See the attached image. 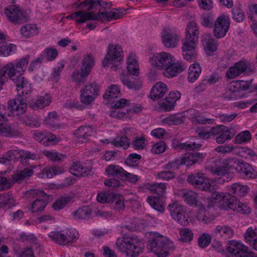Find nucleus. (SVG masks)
I'll return each mask as SVG.
<instances>
[{
  "instance_id": "nucleus-1",
  "label": "nucleus",
  "mask_w": 257,
  "mask_h": 257,
  "mask_svg": "<svg viewBox=\"0 0 257 257\" xmlns=\"http://www.w3.org/2000/svg\"><path fill=\"white\" fill-rule=\"evenodd\" d=\"M29 55H26L17 61L15 65L13 63H9L12 65V68L9 69L8 77L15 84L18 95L29 97L32 93V84L23 76L29 63Z\"/></svg>"
},
{
  "instance_id": "nucleus-2",
  "label": "nucleus",
  "mask_w": 257,
  "mask_h": 257,
  "mask_svg": "<svg viewBox=\"0 0 257 257\" xmlns=\"http://www.w3.org/2000/svg\"><path fill=\"white\" fill-rule=\"evenodd\" d=\"M126 14V10L123 9H116L114 11L107 12L106 10L99 12L97 14L92 12L85 11H78L71 14L66 16L67 19H70L74 21L77 24H83L88 21L96 20L100 21L103 18L108 21L120 19Z\"/></svg>"
},
{
  "instance_id": "nucleus-3",
  "label": "nucleus",
  "mask_w": 257,
  "mask_h": 257,
  "mask_svg": "<svg viewBox=\"0 0 257 257\" xmlns=\"http://www.w3.org/2000/svg\"><path fill=\"white\" fill-rule=\"evenodd\" d=\"M199 30L196 23L189 22L186 29V36L183 41L182 54L185 59L188 61H195L196 59V44L199 38Z\"/></svg>"
},
{
  "instance_id": "nucleus-4",
  "label": "nucleus",
  "mask_w": 257,
  "mask_h": 257,
  "mask_svg": "<svg viewBox=\"0 0 257 257\" xmlns=\"http://www.w3.org/2000/svg\"><path fill=\"white\" fill-rule=\"evenodd\" d=\"M153 234L152 238L148 246V249L158 257L167 256L170 252L174 250L173 243L158 233H154Z\"/></svg>"
},
{
  "instance_id": "nucleus-5",
  "label": "nucleus",
  "mask_w": 257,
  "mask_h": 257,
  "mask_svg": "<svg viewBox=\"0 0 257 257\" xmlns=\"http://www.w3.org/2000/svg\"><path fill=\"white\" fill-rule=\"evenodd\" d=\"M115 244L121 252L128 256L137 257L142 252L141 242L137 236L118 238Z\"/></svg>"
},
{
  "instance_id": "nucleus-6",
  "label": "nucleus",
  "mask_w": 257,
  "mask_h": 257,
  "mask_svg": "<svg viewBox=\"0 0 257 257\" xmlns=\"http://www.w3.org/2000/svg\"><path fill=\"white\" fill-rule=\"evenodd\" d=\"M122 48L119 45H115L114 46L112 44H109L107 53L102 61L103 66L104 67L110 66L111 69L116 70V67L122 60Z\"/></svg>"
},
{
  "instance_id": "nucleus-7",
  "label": "nucleus",
  "mask_w": 257,
  "mask_h": 257,
  "mask_svg": "<svg viewBox=\"0 0 257 257\" xmlns=\"http://www.w3.org/2000/svg\"><path fill=\"white\" fill-rule=\"evenodd\" d=\"M99 92L100 87L95 82L89 83L80 90V101L85 105H89L94 101Z\"/></svg>"
},
{
  "instance_id": "nucleus-8",
  "label": "nucleus",
  "mask_w": 257,
  "mask_h": 257,
  "mask_svg": "<svg viewBox=\"0 0 257 257\" xmlns=\"http://www.w3.org/2000/svg\"><path fill=\"white\" fill-rule=\"evenodd\" d=\"M5 14L8 19L14 24H20L29 20L28 16L18 5L7 6L5 9Z\"/></svg>"
},
{
  "instance_id": "nucleus-9",
  "label": "nucleus",
  "mask_w": 257,
  "mask_h": 257,
  "mask_svg": "<svg viewBox=\"0 0 257 257\" xmlns=\"http://www.w3.org/2000/svg\"><path fill=\"white\" fill-rule=\"evenodd\" d=\"M28 97L19 95L14 99L8 101V108L14 115L20 117L25 114L27 108Z\"/></svg>"
},
{
  "instance_id": "nucleus-10",
  "label": "nucleus",
  "mask_w": 257,
  "mask_h": 257,
  "mask_svg": "<svg viewBox=\"0 0 257 257\" xmlns=\"http://www.w3.org/2000/svg\"><path fill=\"white\" fill-rule=\"evenodd\" d=\"M226 249L229 253L236 257H257L253 252L249 251L247 246L236 240L229 241Z\"/></svg>"
},
{
  "instance_id": "nucleus-11",
  "label": "nucleus",
  "mask_w": 257,
  "mask_h": 257,
  "mask_svg": "<svg viewBox=\"0 0 257 257\" xmlns=\"http://www.w3.org/2000/svg\"><path fill=\"white\" fill-rule=\"evenodd\" d=\"M30 193L38 198L32 204L31 211L37 213L43 211L50 201V196L40 190H32Z\"/></svg>"
},
{
  "instance_id": "nucleus-12",
  "label": "nucleus",
  "mask_w": 257,
  "mask_h": 257,
  "mask_svg": "<svg viewBox=\"0 0 257 257\" xmlns=\"http://www.w3.org/2000/svg\"><path fill=\"white\" fill-rule=\"evenodd\" d=\"M230 18L225 14H221L217 17L214 24L213 33L217 38L224 37L230 27Z\"/></svg>"
},
{
  "instance_id": "nucleus-13",
  "label": "nucleus",
  "mask_w": 257,
  "mask_h": 257,
  "mask_svg": "<svg viewBox=\"0 0 257 257\" xmlns=\"http://www.w3.org/2000/svg\"><path fill=\"white\" fill-rule=\"evenodd\" d=\"M168 208L174 220L183 226H186L188 224V221L185 216V210L178 202L176 201L170 204Z\"/></svg>"
},
{
  "instance_id": "nucleus-14",
  "label": "nucleus",
  "mask_w": 257,
  "mask_h": 257,
  "mask_svg": "<svg viewBox=\"0 0 257 257\" xmlns=\"http://www.w3.org/2000/svg\"><path fill=\"white\" fill-rule=\"evenodd\" d=\"M230 168L227 160H216L214 164L206 166L205 169L212 175L224 176L229 174Z\"/></svg>"
},
{
  "instance_id": "nucleus-15",
  "label": "nucleus",
  "mask_w": 257,
  "mask_h": 257,
  "mask_svg": "<svg viewBox=\"0 0 257 257\" xmlns=\"http://www.w3.org/2000/svg\"><path fill=\"white\" fill-rule=\"evenodd\" d=\"M187 180L190 184L195 185L202 191H208L211 188L209 180L201 173L188 175Z\"/></svg>"
},
{
  "instance_id": "nucleus-16",
  "label": "nucleus",
  "mask_w": 257,
  "mask_h": 257,
  "mask_svg": "<svg viewBox=\"0 0 257 257\" xmlns=\"http://www.w3.org/2000/svg\"><path fill=\"white\" fill-rule=\"evenodd\" d=\"M173 57L171 54L162 52L157 53L150 58L151 64L159 69H164L172 62Z\"/></svg>"
},
{
  "instance_id": "nucleus-17",
  "label": "nucleus",
  "mask_w": 257,
  "mask_h": 257,
  "mask_svg": "<svg viewBox=\"0 0 257 257\" xmlns=\"http://www.w3.org/2000/svg\"><path fill=\"white\" fill-rule=\"evenodd\" d=\"M94 133L95 130L92 126L81 125L74 132V138L78 143H86Z\"/></svg>"
},
{
  "instance_id": "nucleus-18",
  "label": "nucleus",
  "mask_w": 257,
  "mask_h": 257,
  "mask_svg": "<svg viewBox=\"0 0 257 257\" xmlns=\"http://www.w3.org/2000/svg\"><path fill=\"white\" fill-rule=\"evenodd\" d=\"M234 165L236 171L241 173L244 178L252 179L257 178V174L249 164L242 160H238L234 162Z\"/></svg>"
},
{
  "instance_id": "nucleus-19",
  "label": "nucleus",
  "mask_w": 257,
  "mask_h": 257,
  "mask_svg": "<svg viewBox=\"0 0 257 257\" xmlns=\"http://www.w3.org/2000/svg\"><path fill=\"white\" fill-rule=\"evenodd\" d=\"M162 41L165 47L175 48L179 42V37L171 29L164 30L162 36Z\"/></svg>"
},
{
  "instance_id": "nucleus-20",
  "label": "nucleus",
  "mask_w": 257,
  "mask_h": 257,
  "mask_svg": "<svg viewBox=\"0 0 257 257\" xmlns=\"http://www.w3.org/2000/svg\"><path fill=\"white\" fill-rule=\"evenodd\" d=\"M167 91L168 88L166 84L163 82H159L152 87L149 97L153 100H157L163 97Z\"/></svg>"
},
{
  "instance_id": "nucleus-21",
  "label": "nucleus",
  "mask_w": 257,
  "mask_h": 257,
  "mask_svg": "<svg viewBox=\"0 0 257 257\" xmlns=\"http://www.w3.org/2000/svg\"><path fill=\"white\" fill-rule=\"evenodd\" d=\"M120 80L128 89L138 90L142 87V82L139 80L135 79L132 75H122L120 76Z\"/></svg>"
},
{
  "instance_id": "nucleus-22",
  "label": "nucleus",
  "mask_w": 257,
  "mask_h": 257,
  "mask_svg": "<svg viewBox=\"0 0 257 257\" xmlns=\"http://www.w3.org/2000/svg\"><path fill=\"white\" fill-rule=\"evenodd\" d=\"M186 67L187 66L183 63H174L172 59V62L165 69L164 73L167 77H173L182 72Z\"/></svg>"
},
{
  "instance_id": "nucleus-23",
  "label": "nucleus",
  "mask_w": 257,
  "mask_h": 257,
  "mask_svg": "<svg viewBox=\"0 0 257 257\" xmlns=\"http://www.w3.org/2000/svg\"><path fill=\"white\" fill-rule=\"evenodd\" d=\"M196 217L200 222L203 224L209 223L215 218L214 216L209 209L203 206L199 207Z\"/></svg>"
},
{
  "instance_id": "nucleus-24",
  "label": "nucleus",
  "mask_w": 257,
  "mask_h": 257,
  "mask_svg": "<svg viewBox=\"0 0 257 257\" xmlns=\"http://www.w3.org/2000/svg\"><path fill=\"white\" fill-rule=\"evenodd\" d=\"M20 32L22 38L29 39L38 34L39 29L35 24H27L21 28Z\"/></svg>"
},
{
  "instance_id": "nucleus-25",
  "label": "nucleus",
  "mask_w": 257,
  "mask_h": 257,
  "mask_svg": "<svg viewBox=\"0 0 257 257\" xmlns=\"http://www.w3.org/2000/svg\"><path fill=\"white\" fill-rule=\"evenodd\" d=\"M51 102V97L49 95L41 96L37 99H33L29 102L30 107L34 110L43 109L48 106Z\"/></svg>"
},
{
  "instance_id": "nucleus-26",
  "label": "nucleus",
  "mask_w": 257,
  "mask_h": 257,
  "mask_svg": "<svg viewBox=\"0 0 257 257\" xmlns=\"http://www.w3.org/2000/svg\"><path fill=\"white\" fill-rule=\"evenodd\" d=\"M34 168L35 167H33L32 168H25L23 170H18L15 172L12 176L14 182L20 183L25 179L31 177L34 174L33 168Z\"/></svg>"
},
{
  "instance_id": "nucleus-27",
  "label": "nucleus",
  "mask_w": 257,
  "mask_h": 257,
  "mask_svg": "<svg viewBox=\"0 0 257 257\" xmlns=\"http://www.w3.org/2000/svg\"><path fill=\"white\" fill-rule=\"evenodd\" d=\"M206 156L205 153L193 152L185 154L183 157V160L185 161V164L187 166H191L196 163L203 161Z\"/></svg>"
},
{
  "instance_id": "nucleus-28",
  "label": "nucleus",
  "mask_w": 257,
  "mask_h": 257,
  "mask_svg": "<svg viewBox=\"0 0 257 257\" xmlns=\"http://www.w3.org/2000/svg\"><path fill=\"white\" fill-rule=\"evenodd\" d=\"M70 172L76 176H85L90 172V169L83 166L80 162L73 163L69 169Z\"/></svg>"
},
{
  "instance_id": "nucleus-29",
  "label": "nucleus",
  "mask_w": 257,
  "mask_h": 257,
  "mask_svg": "<svg viewBox=\"0 0 257 257\" xmlns=\"http://www.w3.org/2000/svg\"><path fill=\"white\" fill-rule=\"evenodd\" d=\"M235 200L236 197L234 196L230 193H225L219 203V207L223 210L228 209L233 210Z\"/></svg>"
},
{
  "instance_id": "nucleus-30",
  "label": "nucleus",
  "mask_w": 257,
  "mask_h": 257,
  "mask_svg": "<svg viewBox=\"0 0 257 257\" xmlns=\"http://www.w3.org/2000/svg\"><path fill=\"white\" fill-rule=\"evenodd\" d=\"M245 241L257 250V229L248 228L244 234Z\"/></svg>"
},
{
  "instance_id": "nucleus-31",
  "label": "nucleus",
  "mask_w": 257,
  "mask_h": 257,
  "mask_svg": "<svg viewBox=\"0 0 257 257\" xmlns=\"http://www.w3.org/2000/svg\"><path fill=\"white\" fill-rule=\"evenodd\" d=\"M235 134V131L233 128L225 126L224 129L218 136L216 138V142L218 144H223L226 141L231 139Z\"/></svg>"
},
{
  "instance_id": "nucleus-32",
  "label": "nucleus",
  "mask_w": 257,
  "mask_h": 257,
  "mask_svg": "<svg viewBox=\"0 0 257 257\" xmlns=\"http://www.w3.org/2000/svg\"><path fill=\"white\" fill-rule=\"evenodd\" d=\"M203 45L208 55H210L212 52L217 50V43L215 40L210 36H205L203 40Z\"/></svg>"
},
{
  "instance_id": "nucleus-33",
  "label": "nucleus",
  "mask_w": 257,
  "mask_h": 257,
  "mask_svg": "<svg viewBox=\"0 0 257 257\" xmlns=\"http://www.w3.org/2000/svg\"><path fill=\"white\" fill-rule=\"evenodd\" d=\"M201 72V68L198 63L191 64L188 69V80L191 82H195L199 77Z\"/></svg>"
},
{
  "instance_id": "nucleus-34",
  "label": "nucleus",
  "mask_w": 257,
  "mask_h": 257,
  "mask_svg": "<svg viewBox=\"0 0 257 257\" xmlns=\"http://www.w3.org/2000/svg\"><path fill=\"white\" fill-rule=\"evenodd\" d=\"M127 70L129 75L137 76L139 73L137 61L133 54L129 55L127 60Z\"/></svg>"
},
{
  "instance_id": "nucleus-35",
  "label": "nucleus",
  "mask_w": 257,
  "mask_h": 257,
  "mask_svg": "<svg viewBox=\"0 0 257 257\" xmlns=\"http://www.w3.org/2000/svg\"><path fill=\"white\" fill-rule=\"evenodd\" d=\"M105 172L109 176L123 178L125 171L118 165H110L106 168Z\"/></svg>"
},
{
  "instance_id": "nucleus-36",
  "label": "nucleus",
  "mask_w": 257,
  "mask_h": 257,
  "mask_svg": "<svg viewBox=\"0 0 257 257\" xmlns=\"http://www.w3.org/2000/svg\"><path fill=\"white\" fill-rule=\"evenodd\" d=\"M214 233L215 234H219L225 238H230L233 236L234 231L229 226L217 225L214 230Z\"/></svg>"
},
{
  "instance_id": "nucleus-37",
  "label": "nucleus",
  "mask_w": 257,
  "mask_h": 257,
  "mask_svg": "<svg viewBox=\"0 0 257 257\" xmlns=\"http://www.w3.org/2000/svg\"><path fill=\"white\" fill-rule=\"evenodd\" d=\"M229 191L235 195L243 196L248 192L249 188L246 185H243L239 183H235L230 186Z\"/></svg>"
},
{
  "instance_id": "nucleus-38",
  "label": "nucleus",
  "mask_w": 257,
  "mask_h": 257,
  "mask_svg": "<svg viewBox=\"0 0 257 257\" xmlns=\"http://www.w3.org/2000/svg\"><path fill=\"white\" fill-rule=\"evenodd\" d=\"M17 46L14 44H7L5 42L0 43V56H9L16 52Z\"/></svg>"
},
{
  "instance_id": "nucleus-39",
  "label": "nucleus",
  "mask_w": 257,
  "mask_h": 257,
  "mask_svg": "<svg viewBox=\"0 0 257 257\" xmlns=\"http://www.w3.org/2000/svg\"><path fill=\"white\" fill-rule=\"evenodd\" d=\"M16 203V200L11 194L5 193L0 195V208L7 206L10 208L15 206Z\"/></svg>"
},
{
  "instance_id": "nucleus-40",
  "label": "nucleus",
  "mask_w": 257,
  "mask_h": 257,
  "mask_svg": "<svg viewBox=\"0 0 257 257\" xmlns=\"http://www.w3.org/2000/svg\"><path fill=\"white\" fill-rule=\"evenodd\" d=\"M120 94V88L118 85L112 84L106 90L103 95L104 99H112L119 96Z\"/></svg>"
},
{
  "instance_id": "nucleus-41",
  "label": "nucleus",
  "mask_w": 257,
  "mask_h": 257,
  "mask_svg": "<svg viewBox=\"0 0 257 257\" xmlns=\"http://www.w3.org/2000/svg\"><path fill=\"white\" fill-rule=\"evenodd\" d=\"M91 209L88 207L83 206L79 208L73 213V217L76 219H86L90 218Z\"/></svg>"
},
{
  "instance_id": "nucleus-42",
  "label": "nucleus",
  "mask_w": 257,
  "mask_h": 257,
  "mask_svg": "<svg viewBox=\"0 0 257 257\" xmlns=\"http://www.w3.org/2000/svg\"><path fill=\"white\" fill-rule=\"evenodd\" d=\"M149 204L155 210L160 212L164 211V206L162 200L159 197L149 196L147 198Z\"/></svg>"
},
{
  "instance_id": "nucleus-43",
  "label": "nucleus",
  "mask_w": 257,
  "mask_h": 257,
  "mask_svg": "<svg viewBox=\"0 0 257 257\" xmlns=\"http://www.w3.org/2000/svg\"><path fill=\"white\" fill-rule=\"evenodd\" d=\"M21 154V162L24 165L28 164L29 160H38L40 159L38 154L32 153L28 150H22Z\"/></svg>"
},
{
  "instance_id": "nucleus-44",
  "label": "nucleus",
  "mask_w": 257,
  "mask_h": 257,
  "mask_svg": "<svg viewBox=\"0 0 257 257\" xmlns=\"http://www.w3.org/2000/svg\"><path fill=\"white\" fill-rule=\"evenodd\" d=\"M42 154L49 159L53 162H60L66 158L65 154L54 151L44 150Z\"/></svg>"
},
{
  "instance_id": "nucleus-45",
  "label": "nucleus",
  "mask_w": 257,
  "mask_h": 257,
  "mask_svg": "<svg viewBox=\"0 0 257 257\" xmlns=\"http://www.w3.org/2000/svg\"><path fill=\"white\" fill-rule=\"evenodd\" d=\"M15 240L22 242H28L33 244H37V238L33 233L27 234L25 232H22L15 238Z\"/></svg>"
},
{
  "instance_id": "nucleus-46",
  "label": "nucleus",
  "mask_w": 257,
  "mask_h": 257,
  "mask_svg": "<svg viewBox=\"0 0 257 257\" xmlns=\"http://www.w3.org/2000/svg\"><path fill=\"white\" fill-rule=\"evenodd\" d=\"M4 121V120L2 121V123L0 124V134L3 136L9 137H14L19 136L20 133L17 130H15L11 126L4 124L3 123Z\"/></svg>"
},
{
  "instance_id": "nucleus-47",
  "label": "nucleus",
  "mask_w": 257,
  "mask_h": 257,
  "mask_svg": "<svg viewBox=\"0 0 257 257\" xmlns=\"http://www.w3.org/2000/svg\"><path fill=\"white\" fill-rule=\"evenodd\" d=\"M197 194L192 191H186L182 194L184 201L191 205H197Z\"/></svg>"
},
{
  "instance_id": "nucleus-48",
  "label": "nucleus",
  "mask_w": 257,
  "mask_h": 257,
  "mask_svg": "<svg viewBox=\"0 0 257 257\" xmlns=\"http://www.w3.org/2000/svg\"><path fill=\"white\" fill-rule=\"evenodd\" d=\"M58 119V116L56 111H52L49 113L48 115L44 120L45 123L49 125L51 129L57 128L59 125L57 123Z\"/></svg>"
},
{
  "instance_id": "nucleus-49",
  "label": "nucleus",
  "mask_w": 257,
  "mask_h": 257,
  "mask_svg": "<svg viewBox=\"0 0 257 257\" xmlns=\"http://www.w3.org/2000/svg\"><path fill=\"white\" fill-rule=\"evenodd\" d=\"M185 164V161L183 160V157L177 158L175 160L169 162L163 166L165 170H173L179 169L181 165Z\"/></svg>"
},
{
  "instance_id": "nucleus-50",
  "label": "nucleus",
  "mask_w": 257,
  "mask_h": 257,
  "mask_svg": "<svg viewBox=\"0 0 257 257\" xmlns=\"http://www.w3.org/2000/svg\"><path fill=\"white\" fill-rule=\"evenodd\" d=\"M89 74L88 71H86L82 68L81 73L78 71L73 72L72 78L77 83V85H80L85 82V79Z\"/></svg>"
},
{
  "instance_id": "nucleus-51",
  "label": "nucleus",
  "mask_w": 257,
  "mask_h": 257,
  "mask_svg": "<svg viewBox=\"0 0 257 257\" xmlns=\"http://www.w3.org/2000/svg\"><path fill=\"white\" fill-rule=\"evenodd\" d=\"M116 147H122L126 149L130 146V140L126 136L117 137L111 142Z\"/></svg>"
},
{
  "instance_id": "nucleus-52",
  "label": "nucleus",
  "mask_w": 257,
  "mask_h": 257,
  "mask_svg": "<svg viewBox=\"0 0 257 257\" xmlns=\"http://www.w3.org/2000/svg\"><path fill=\"white\" fill-rule=\"evenodd\" d=\"M251 139V134L249 131H242L238 134L234 140L235 144H240L243 143H247Z\"/></svg>"
},
{
  "instance_id": "nucleus-53",
  "label": "nucleus",
  "mask_w": 257,
  "mask_h": 257,
  "mask_svg": "<svg viewBox=\"0 0 257 257\" xmlns=\"http://www.w3.org/2000/svg\"><path fill=\"white\" fill-rule=\"evenodd\" d=\"M71 199L72 198L68 196L60 197L59 199L55 201L52 205V207L55 210H60L63 208L67 204L69 203Z\"/></svg>"
},
{
  "instance_id": "nucleus-54",
  "label": "nucleus",
  "mask_w": 257,
  "mask_h": 257,
  "mask_svg": "<svg viewBox=\"0 0 257 257\" xmlns=\"http://www.w3.org/2000/svg\"><path fill=\"white\" fill-rule=\"evenodd\" d=\"M141 158L142 157L140 155L132 153L128 156L125 160V163L131 167H137L140 164Z\"/></svg>"
},
{
  "instance_id": "nucleus-55",
  "label": "nucleus",
  "mask_w": 257,
  "mask_h": 257,
  "mask_svg": "<svg viewBox=\"0 0 257 257\" xmlns=\"http://www.w3.org/2000/svg\"><path fill=\"white\" fill-rule=\"evenodd\" d=\"M124 198L122 196H118L114 194V198L110 202L112 204V206L116 211H119L124 209Z\"/></svg>"
},
{
  "instance_id": "nucleus-56",
  "label": "nucleus",
  "mask_w": 257,
  "mask_h": 257,
  "mask_svg": "<svg viewBox=\"0 0 257 257\" xmlns=\"http://www.w3.org/2000/svg\"><path fill=\"white\" fill-rule=\"evenodd\" d=\"M94 59L92 55L87 54L83 56L82 61L83 69L86 71H91L94 65Z\"/></svg>"
},
{
  "instance_id": "nucleus-57",
  "label": "nucleus",
  "mask_w": 257,
  "mask_h": 257,
  "mask_svg": "<svg viewBox=\"0 0 257 257\" xmlns=\"http://www.w3.org/2000/svg\"><path fill=\"white\" fill-rule=\"evenodd\" d=\"M49 236L55 242L61 245H66L65 232L60 231L51 232Z\"/></svg>"
},
{
  "instance_id": "nucleus-58",
  "label": "nucleus",
  "mask_w": 257,
  "mask_h": 257,
  "mask_svg": "<svg viewBox=\"0 0 257 257\" xmlns=\"http://www.w3.org/2000/svg\"><path fill=\"white\" fill-rule=\"evenodd\" d=\"M11 64L8 63L2 69H0V90L3 89V86L8 80V72L9 69L12 68Z\"/></svg>"
},
{
  "instance_id": "nucleus-59",
  "label": "nucleus",
  "mask_w": 257,
  "mask_h": 257,
  "mask_svg": "<svg viewBox=\"0 0 257 257\" xmlns=\"http://www.w3.org/2000/svg\"><path fill=\"white\" fill-rule=\"evenodd\" d=\"M114 194L110 192H101L97 194V200L101 203H110L114 198Z\"/></svg>"
},
{
  "instance_id": "nucleus-60",
  "label": "nucleus",
  "mask_w": 257,
  "mask_h": 257,
  "mask_svg": "<svg viewBox=\"0 0 257 257\" xmlns=\"http://www.w3.org/2000/svg\"><path fill=\"white\" fill-rule=\"evenodd\" d=\"M166 186L165 183H156L151 186V190L158 195L159 197H163L166 192Z\"/></svg>"
},
{
  "instance_id": "nucleus-61",
  "label": "nucleus",
  "mask_w": 257,
  "mask_h": 257,
  "mask_svg": "<svg viewBox=\"0 0 257 257\" xmlns=\"http://www.w3.org/2000/svg\"><path fill=\"white\" fill-rule=\"evenodd\" d=\"M238 93V90L234 86H232V82H231L228 86V88L224 93V97L228 99H236L239 96Z\"/></svg>"
},
{
  "instance_id": "nucleus-62",
  "label": "nucleus",
  "mask_w": 257,
  "mask_h": 257,
  "mask_svg": "<svg viewBox=\"0 0 257 257\" xmlns=\"http://www.w3.org/2000/svg\"><path fill=\"white\" fill-rule=\"evenodd\" d=\"M145 137H137L132 143V147L135 150H142L145 148Z\"/></svg>"
},
{
  "instance_id": "nucleus-63",
  "label": "nucleus",
  "mask_w": 257,
  "mask_h": 257,
  "mask_svg": "<svg viewBox=\"0 0 257 257\" xmlns=\"http://www.w3.org/2000/svg\"><path fill=\"white\" fill-rule=\"evenodd\" d=\"M158 105L164 111H170L173 110L175 106V104L167 97L159 101Z\"/></svg>"
},
{
  "instance_id": "nucleus-64",
  "label": "nucleus",
  "mask_w": 257,
  "mask_h": 257,
  "mask_svg": "<svg viewBox=\"0 0 257 257\" xmlns=\"http://www.w3.org/2000/svg\"><path fill=\"white\" fill-rule=\"evenodd\" d=\"M233 210L241 214H247L250 212V209L248 206L240 202L236 199L234 203V208H233Z\"/></svg>"
}]
</instances>
